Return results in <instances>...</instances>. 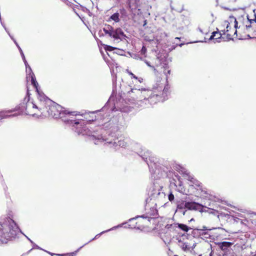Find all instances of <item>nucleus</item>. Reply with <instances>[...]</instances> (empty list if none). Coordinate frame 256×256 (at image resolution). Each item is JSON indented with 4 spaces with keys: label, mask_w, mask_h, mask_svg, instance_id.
I'll return each mask as SVG.
<instances>
[{
    "label": "nucleus",
    "mask_w": 256,
    "mask_h": 256,
    "mask_svg": "<svg viewBox=\"0 0 256 256\" xmlns=\"http://www.w3.org/2000/svg\"><path fill=\"white\" fill-rule=\"evenodd\" d=\"M162 186L154 183L152 186L150 188L149 197L146 199H149L150 202H154L156 203L162 201L166 198V194L162 192Z\"/></svg>",
    "instance_id": "obj_9"
},
{
    "label": "nucleus",
    "mask_w": 256,
    "mask_h": 256,
    "mask_svg": "<svg viewBox=\"0 0 256 256\" xmlns=\"http://www.w3.org/2000/svg\"><path fill=\"white\" fill-rule=\"evenodd\" d=\"M227 253H228V255H230V254H231V252H228Z\"/></svg>",
    "instance_id": "obj_51"
},
{
    "label": "nucleus",
    "mask_w": 256,
    "mask_h": 256,
    "mask_svg": "<svg viewBox=\"0 0 256 256\" xmlns=\"http://www.w3.org/2000/svg\"><path fill=\"white\" fill-rule=\"evenodd\" d=\"M22 58V60H23V61H24V63L25 66L26 65H28V62H27V61H26V59L25 56L24 58Z\"/></svg>",
    "instance_id": "obj_37"
},
{
    "label": "nucleus",
    "mask_w": 256,
    "mask_h": 256,
    "mask_svg": "<svg viewBox=\"0 0 256 256\" xmlns=\"http://www.w3.org/2000/svg\"><path fill=\"white\" fill-rule=\"evenodd\" d=\"M198 256H202V255H199Z\"/></svg>",
    "instance_id": "obj_55"
},
{
    "label": "nucleus",
    "mask_w": 256,
    "mask_h": 256,
    "mask_svg": "<svg viewBox=\"0 0 256 256\" xmlns=\"http://www.w3.org/2000/svg\"><path fill=\"white\" fill-rule=\"evenodd\" d=\"M12 212L7 216H4L0 220V244H6L10 240L16 238L19 232L23 234L32 244L34 242L20 230L16 222L13 220Z\"/></svg>",
    "instance_id": "obj_3"
},
{
    "label": "nucleus",
    "mask_w": 256,
    "mask_h": 256,
    "mask_svg": "<svg viewBox=\"0 0 256 256\" xmlns=\"http://www.w3.org/2000/svg\"><path fill=\"white\" fill-rule=\"evenodd\" d=\"M237 34V30H235V32H234V34Z\"/></svg>",
    "instance_id": "obj_49"
},
{
    "label": "nucleus",
    "mask_w": 256,
    "mask_h": 256,
    "mask_svg": "<svg viewBox=\"0 0 256 256\" xmlns=\"http://www.w3.org/2000/svg\"><path fill=\"white\" fill-rule=\"evenodd\" d=\"M70 2H66V4L67 5H70Z\"/></svg>",
    "instance_id": "obj_48"
},
{
    "label": "nucleus",
    "mask_w": 256,
    "mask_h": 256,
    "mask_svg": "<svg viewBox=\"0 0 256 256\" xmlns=\"http://www.w3.org/2000/svg\"><path fill=\"white\" fill-rule=\"evenodd\" d=\"M234 23V28H238V22L236 21V19H235Z\"/></svg>",
    "instance_id": "obj_39"
},
{
    "label": "nucleus",
    "mask_w": 256,
    "mask_h": 256,
    "mask_svg": "<svg viewBox=\"0 0 256 256\" xmlns=\"http://www.w3.org/2000/svg\"><path fill=\"white\" fill-rule=\"evenodd\" d=\"M116 78L112 76L113 90L110 96L108 102L103 107L104 109L109 108L112 112L120 111L122 112H126L128 111L127 103V95L124 92H119L116 94V90L114 86V81Z\"/></svg>",
    "instance_id": "obj_5"
},
{
    "label": "nucleus",
    "mask_w": 256,
    "mask_h": 256,
    "mask_svg": "<svg viewBox=\"0 0 256 256\" xmlns=\"http://www.w3.org/2000/svg\"><path fill=\"white\" fill-rule=\"evenodd\" d=\"M38 103L36 104L30 102V92L27 90L26 95L24 98L22 102L17 106L14 109L8 111L2 112L0 113V116L3 118L10 116H16L24 114L27 115H32L34 116L36 115L34 113V110H38Z\"/></svg>",
    "instance_id": "obj_6"
},
{
    "label": "nucleus",
    "mask_w": 256,
    "mask_h": 256,
    "mask_svg": "<svg viewBox=\"0 0 256 256\" xmlns=\"http://www.w3.org/2000/svg\"><path fill=\"white\" fill-rule=\"evenodd\" d=\"M146 52V48L144 46H143L140 50V53L142 54H145Z\"/></svg>",
    "instance_id": "obj_30"
},
{
    "label": "nucleus",
    "mask_w": 256,
    "mask_h": 256,
    "mask_svg": "<svg viewBox=\"0 0 256 256\" xmlns=\"http://www.w3.org/2000/svg\"><path fill=\"white\" fill-rule=\"evenodd\" d=\"M38 102V110L42 116H51L54 118H61L64 122L73 127L78 134H90V130L86 128V122L82 120H73L72 116L78 115V112H69L64 110L60 105L48 98L40 90L36 91Z\"/></svg>",
    "instance_id": "obj_1"
},
{
    "label": "nucleus",
    "mask_w": 256,
    "mask_h": 256,
    "mask_svg": "<svg viewBox=\"0 0 256 256\" xmlns=\"http://www.w3.org/2000/svg\"><path fill=\"white\" fill-rule=\"evenodd\" d=\"M187 209L186 208H184L182 209H179L176 210V212L182 214L183 216L185 215Z\"/></svg>",
    "instance_id": "obj_27"
},
{
    "label": "nucleus",
    "mask_w": 256,
    "mask_h": 256,
    "mask_svg": "<svg viewBox=\"0 0 256 256\" xmlns=\"http://www.w3.org/2000/svg\"><path fill=\"white\" fill-rule=\"evenodd\" d=\"M34 245V248H38V249H41L34 242V244H32Z\"/></svg>",
    "instance_id": "obj_38"
},
{
    "label": "nucleus",
    "mask_w": 256,
    "mask_h": 256,
    "mask_svg": "<svg viewBox=\"0 0 256 256\" xmlns=\"http://www.w3.org/2000/svg\"><path fill=\"white\" fill-rule=\"evenodd\" d=\"M25 66L26 72V78L28 80L30 78L31 79L32 84L34 86L36 92L38 90H39V88H38V84L36 80L35 76L28 64V65H26Z\"/></svg>",
    "instance_id": "obj_14"
},
{
    "label": "nucleus",
    "mask_w": 256,
    "mask_h": 256,
    "mask_svg": "<svg viewBox=\"0 0 256 256\" xmlns=\"http://www.w3.org/2000/svg\"><path fill=\"white\" fill-rule=\"evenodd\" d=\"M183 174L184 178L188 180L190 182V183L192 180L193 178H194L192 176L190 175L189 172H184Z\"/></svg>",
    "instance_id": "obj_23"
},
{
    "label": "nucleus",
    "mask_w": 256,
    "mask_h": 256,
    "mask_svg": "<svg viewBox=\"0 0 256 256\" xmlns=\"http://www.w3.org/2000/svg\"><path fill=\"white\" fill-rule=\"evenodd\" d=\"M202 42L203 41H196L194 42Z\"/></svg>",
    "instance_id": "obj_50"
},
{
    "label": "nucleus",
    "mask_w": 256,
    "mask_h": 256,
    "mask_svg": "<svg viewBox=\"0 0 256 256\" xmlns=\"http://www.w3.org/2000/svg\"><path fill=\"white\" fill-rule=\"evenodd\" d=\"M110 18L115 22H118L120 20L119 19V14L118 12L114 14L110 17Z\"/></svg>",
    "instance_id": "obj_24"
},
{
    "label": "nucleus",
    "mask_w": 256,
    "mask_h": 256,
    "mask_svg": "<svg viewBox=\"0 0 256 256\" xmlns=\"http://www.w3.org/2000/svg\"><path fill=\"white\" fill-rule=\"evenodd\" d=\"M234 220L242 224H244L246 226H247L248 223V221L246 219H242L238 218H234Z\"/></svg>",
    "instance_id": "obj_22"
},
{
    "label": "nucleus",
    "mask_w": 256,
    "mask_h": 256,
    "mask_svg": "<svg viewBox=\"0 0 256 256\" xmlns=\"http://www.w3.org/2000/svg\"><path fill=\"white\" fill-rule=\"evenodd\" d=\"M194 220V219H193V218H192V219H191V220H190V221H192V220Z\"/></svg>",
    "instance_id": "obj_54"
},
{
    "label": "nucleus",
    "mask_w": 256,
    "mask_h": 256,
    "mask_svg": "<svg viewBox=\"0 0 256 256\" xmlns=\"http://www.w3.org/2000/svg\"><path fill=\"white\" fill-rule=\"evenodd\" d=\"M131 148L147 164L152 178L158 180L166 176V169L168 168L160 164L158 162L157 158L152 156L148 150L143 151L140 145L138 144H136L134 146H132Z\"/></svg>",
    "instance_id": "obj_4"
},
{
    "label": "nucleus",
    "mask_w": 256,
    "mask_h": 256,
    "mask_svg": "<svg viewBox=\"0 0 256 256\" xmlns=\"http://www.w3.org/2000/svg\"><path fill=\"white\" fill-rule=\"evenodd\" d=\"M22 58V60H23V61H24V63L25 66L26 65H28V62H27V61H26V59L25 56L24 58Z\"/></svg>",
    "instance_id": "obj_35"
},
{
    "label": "nucleus",
    "mask_w": 256,
    "mask_h": 256,
    "mask_svg": "<svg viewBox=\"0 0 256 256\" xmlns=\"http://www.w3.org/2000/svg\"><path fill=\"white\" fill-rule=\"evenodd\" d=\"M176 210L186 208V202L184 200L178 201L176 204Z\"/></svg>",
    "instance_id": "obj_21"
},
{
    "label": "nucleus",
    "mask_w": 256,
    "mask_h": 256,
    "mask_svg": "<svg viewBox=\"0 0 256 256\" xmlns=\"http://www.w3.org/2000/svg\"><path fill=\"white\" fill-rule=\"evenodd\" d=\"M194 246H195V245H194H194H192V248H194Z\"/></svg>",
    "instance_id": "obj_52"
},
{
    "label": "nucleus",
    "mask_w": 256,
    "mask_h": 256,
    "mask_svg": "<svg viewBox=\"0 0 256 256\" xmlns=\"http://www.w3.org/2000/svg\"><path fill=\"white\" fill-rule=\"evenodd\" d=\"M219 248L224 251L223 256H233V250L231 248L232 243L228 242H222L217 244Z\"/></svg>",
    "instance_id": "obj_13"
},
{
    "label": "nucleus",
    "mask_w": 256,
    "mask_h": 256,
    "mask_svg": "<svg viewBox=\"0 0 256 256\" xmlns=\"http://www.w3.org/2000/svg\"><path fill=\"white\" fill-rule=\"evenodd\" d=\"M250 214H251V216H252V215H255V216H256V212H252V213Z\"/></svg>",
    "instance_id": "obj_44"
},
{
    "label": "nucleus",
    "mask_w": 256,
    "mask_h": 256,
    "mask_svg": "<svg viewBox=\"0 0 256 256\" xmlns=\"http://www.w3.org/2000/svg\"><path fill=\"white\" fill-rule=\"evenodd\" d=\"M253 12H254V18L250 19V18H249L248 16H247L248 20V22H250V24H252L253 22H256V10H253Z\"/></svg>",
    "instance_id": "obj_26"
},
{
    "label": "nucleus",
    "mask_w": 256,
    "mask_h": 256,
    "mask_svg": "<svg viewBox=\"0 0 256 256\" xmlns=\"http://www.w3.org/2000/svg\"><path fill=\"white\" fill-rule=\"evenodd\" d=\"M252 26H251V24H250L249 25H246V28L248 29L250 28H251Z\"/></svg>",
    "instance_id": "obj_41"
},
{
    "label": "nucleus",
    "mask_w": 256,
    "mask_h": 256,
    "mask_svg": "<svg viewBox=\"0 0 256 256\" xmlns=\"http://www.w3.org/2000/svg\"><path fill=\"white\" fill-rule=\"evenodd\" d=\"M219 256H221L220 255Z\"/></svg>",
    "instance_id": "obj_56"
},
{
    "label": "nucleus",
    "mask_w": 256,
    "mask_h": 256,
    "mask_svg": "<svg viewBox=\"0 0 256 256\" xmlns=\"http://www.w3.org/2000/svg\"><path fill=\"white\" fill-rule=\"evenodd\" d=\"M183 45H184V44H183V43H182V44H180L178 46H179L180 47H182V46H183Z\"/></svg>",
    "instance_id": "obj_47"
},
{
    "label": "nucleus",
    "mask_w": 256,
    "mask_h": 256,
    "mask_svg": "<svg viewBox=\"0 0 256 256\" xmlns=\"http://www.w3.org/2000/svg\"><path fill=\"white\" fill-rule=\"evenodd\" d=\"M120 13L122 18H124L126 16V12L124 9L123 8L120 10Z\"/></svg>",
    "instance_id": "obj_28"
},
{
    "label": "nucleus",
    "mask_w": 256,
    "mask_h": 256,
    "mask_svg": "<svg viewBox=\"0 0 256 256\" xmlns=\"http://www.w3.org/2000/svg\"><path fill=\"white\" fill-rule=\"evenodd\" d=\"M168 198L170 202H172V201L174 198V195L172 193L170 192L168 195Z\"/></svg>",
    "instance_id": "obj_29"
},
{
    "label": "nucleus",
    "mask_w": 256,
    "mask_h": 256,
    "mask_svg": "<svg viewBox=\"0 0 256 256\" xmlns=\"http://www.w3.org/2000/svg\"><path fill=\"white\" fill-rule=\"evenodd\" d=\"M103 30L106 34H108L110 36L115 40H126L127 38L122 30L120 28L114 30L112 26L108 25L103 28Z\"/></svg>",
    "instance_id": "obj_10"
},
{
    "label": "nucleus",
    "mask_w": 256,
    "mask_h": 256,
    "mask_svg": "<svg viewBox=\"0 0 256 256\" xmlns=\"http://www.w3.org/2000/svg\"><path fill=\"white\" fill-rule=\"evenodd\" d=\"M114 49V48H113L111 46H106L105 48V50H106L112 51Z\"/></svg>",
    "instance_id": "obj_32"
},
{
    "label": "nucleus",
    "mask_w": 256,
    "mask_h": 256,
    "mask_svg": "<svg viewBox=\"0 0 256 256\" xmlns=\"http://www.w3.org/2000/svg\"><path fill=\"white\" fill-rule=\"evenodd\" d=\"M91 132L90 131V134L92 140H94V142L96 144H98L99 142H105V144L110 148H112L116 150H118L119 148H125L126 146V142L120 138L118 140L114 139V140H110V138H106V136H103L102 134L95 136L90 135Z\"/></svg>",
    "instance_id": "obj_7"
},
{
    "label": "nucleus",
    "mask_w": 256,
    "mask_h": 256,
    "mask_svg": "<svg viewBox=\"0 0 256 256\" xmlns=\"http://www.w3.org/2000/svg\"><path fill=\"white\" fill-rule=\"evenodd\" d=\"M178 242L179 243V246L182 248V250L184 251L189 250H190V246L188 243L182 242L181 240L178 239Z\"/></svg>",
    "instance_id": "obj_18"
},
{
    "label": "nucleus",
    "mask_w": 256,
    "mask_h": 256,
    "mask_svg": "<svg viewBox=\"0 0 256 256\" xmlns=\"http://www.w3.org/2000/svg\"><path fill=\"white\" fill-rule=\"evenodd\" d=\"M17 47H18V49L19 51L20 50V49H22V48H20V46H19V45H18V46H17Z\"/></svg>",
    "instance_id": "obj_46"
},
{
    "label": "nucleus",
    "mask_w": 256,
    "mask_h": 256,
    "mask_svg": "<svg viewBox=\"0 0 256 256\" xmlns=\"http://www.w3.org/2000/svg\"><path fill=\"white\" fill-rule=\"evenodd\" d=\"M146 225L143 221L141 216H137L134 218H129V229H136L142 230Z\"/></svg>",
    "instance_id": "obj_11"
},
{
    "label": "nucleus",
    "mask_w": 256,
    "mask_h": 256,
    "mask_svg": "<svg viewBox=\"0 0 256 256\" xmlns=\"http://www.w3.org/2000/svg\"><path fill=\"white\" fill-rule=\"evenodd\" d=\"M19 52H20V55H21V56H22V58H24L25 56H24V52H22V49H20V50Z\"/></svg>",
    "instance_id": "obj_34"
},
{
    "label": "nucleus",
    "mask_w": 256,
    "mask_h": 256,
    "mask_svg": "<svg viewBox=\"0 0 256 256\" xmlns=\"http://www.w3.org/2000/svg\"><path fill=\"white\" fill-rule=\"evenodd\" d=\"M198 30H199L200 32L202 33V30L201 28H198Z\"/></svg>",
    "instance_id": "obj_45"
},
{
    "label": "nucleus",
    "mask_w": 256,
    "mask_h": 256,
    "mask_svg": "<svg viewBox=\"0 0 256 256\" xmlns=\"http://www.w3.org/2000/svg\"><path fill=\"white\" fill-rule=\"evenodd\" d=\"M1 24H2V26H3V27L4 28L6 31L7 32V33L9 35V36H10V38H11V39L14 41V44H16V46H18V42H16V40L13 38L12 36L9 32V31L7 30V28H6V27L4 26V25L2 24V22H1Z\"/></svg>",
    "instance_id": "obj_25"
},
{
    "label": "nucleus",
    "mask_w": 256,
    "mask_h": 256,
    "mask_svg": "<svg viewBox=\"0 0 256 256\" xmlns=\"http://www.w3.org/2000/svg\"><path fill=\"white\" fill-rule=\"evenodd\" d=\"M176 39H180V38L177 37V38H176Z\"/></svg>",
    "instance_id": "obj_53"
},
{
    "label": "nucleus",
    "mask_w": 256,
    "mask_h": 256,
    "mask_svg": "<svg viewBox=\"0 0 256 256\" xmlns=\"http://www.w3.org/2000/svg\"><path fill=\"white\" fill-rule=\"evenodd\" d=\"M22 58V60H23V61H24V63L25 66L26 65H28V62H27V61H26V59L25 56L24 58Z\"/></svg>",
    "instance_id": "obj_36"
},
{
    "label": "nucleus",
    "mask_w": 256,
    "mask_h": 256,
    "mask_svg": "<svg viewBox=\"0 0 256 256\" xmlns=\"http://www.w3.org/2000/svg\"><path fill=\"white\" fill-rule=\"evenodd\" d=\"M144 62L148 66L150 67V68H152L154 70H156V68H154V66H152L150 65V62H148V61H147V60H144Z\"/></svg>",
    "instance_id": "obj_31"
},
{
    "label": "nucleus",
    "mask_w": 256,
    "mask_h": 256,
    "mask_svg": "<svg viewBox=\"0 0 256 256\" xmlns=\"http://www.w3.org/2000/svg\"><path fill=\"white\" fill-rule=\"evenodd\" d=\"M129 75L131 76V78L132 80V82L134 84V86L133 88L140 86L138 84H141L143 82V78L140 77H138L136 76L132 72H129Z\"/></svg>",
    "instance_id": "obj_17"
},
{
    "label": "nucleus",
    "mask_w": 256,
    "mask_h": 256,
    "mask_svg": "<svg viewBox=\"0 0 256 256\" xmlns=\"http://www.w3.org/2000/svg\"><path fill=\"white\" fill-rule=\"evenodd\" d=\"M118 50V52H119V53H118V54H120V55H122V50Z\"/></svg>",
    "instance_id": "obj_42"
},
{
    "label": "nucleus",
    "mask_w": 256,
    "mask_h": 256,
    "mask_svg": "<svg viewBox=\"0 0 256 256\" xmlns=\"http://www.w3.org/2000/svg\"><path fill=\"white\" fill-rule=\"evenodd\" d=\"M202 205L194 202H186V208L188 210H199L202 209Z\"/></svg>",
    "instance_id": "obj_16"
},
{
    "label": "nucleus",
    "mask_w": 256,
    "mask_h": 256,
    "mask_svg": "<svg viewBox=\"0 0 256 256\" xmlns=\"http://www.w3.org/2000/svg\"><path fill=\"white\" fill-rule=\"evenodd\" d=\"M127 224V222H123L121 224H118V226H113L112 228H110V229H108V230H104V231H102V232H100V234H96L94 238H93L91 240H90L88 242H86V244H84L83 246H80V248H78L74 252H73L72 253H70V254H68L70 256H73V255H76L77 252L82 248L84 247V246H86V244H88L89 242H91L92 241L94 240L95 239H96L97 238H98L100 236H101L102 234H104L106 232H110V231H111V230H116V228H122V227H124V228H126V225Z\"/></svg>",
    "instance_id": "obj_12"
},
{
    "label": "nucleus",
    "mask_w": 256,
    "mask_h": 256,
    "mask_svg": "<svg viewBox=\"0 0 256 256\" xmlns=\"http://www.w3.org/2000/svg\"><path fill=\"white\" fill-rule=\"evenodd\" d=\"M229 26H229V24H228L227 25L226 28V32H228V30H228V28H229Z\"/></svg>",
    "instance_id": "obj_43"
},
{
    "label": "nucleus",
    "mask_w": 256,
    "mask_h": 256,
    "mask_svg": "<svg viewBox=\"0 0 256 256\" xmlns=\"http://www.w3.org/2000/svg\"><path fill=\"white\" fill-rule=\"evenodd\" d=\"M189 184L190 186H192L196 189L197 191H198L197 194L202 196L203 194H206V191L202 188V183L194 178L189 183Z\"/></svg>",
    "instance_id": "obj_15"
},
{
    "label": "nucleus",
    "mask_w": 256,
    "mask_h": 256,
    "mask_svg": "<svg viewBox=\"0 0 256 256\" xmlns=\"http://www.w3.org/2000/svg\"><path fill=\"white\" fill-rule=\"evenodd\" d=\"M149 199H146L145 206V213L141 215L142 220L148 224L150 220L158 215V210L156 208L157 203L154 202H149Z\"/></svg>",
    "instance_id": "obj_8"
},
{
    "label": "nucleus",
    "mask_w": 256,
    "mask_h": 256,
    "mask_svg": "<svg viewBox=\"0 0 256 256\" xmlns=\"http://www.w3.org/2000/svg\"><path fill=\"white\" fill-rule=\"evenodd\" d=\"M230 34H226V36H227V38L228 39V40H232V38L230 37Z\"/></svg>",
    "instance_id": "obj_40"
},
{
    "label": "nucleus",
    "mask_w": 256,
    "mask_h": 256,
    "mask_svg": "<svg viewBox=\"0 0 256 256\" xmlns=\"http://www.w3.org/2000/svg\"><path fill=\"white\" fill-rule=\"evenodd\" d=\"M206 230V226H203V229L196 228V229H195L194 230H197V231H202V230Z\"/></svg>",
    "instance_id": "obj_33"
},
{
    "label": "nucleus",
    "mask_w": 256,
    "mask_h": 256,
    "mask_svg": "<svg viewBox=\"0 0 256 256\" xmlns=\"http://www.w3.org/2000/svg\"><path fill=\"white\" fill-rule=\"evenodd\" d=\"M222 32L223 33L222 34L221 32H213L212 33V35L210 36L209 40H214V38L216 37V40H220V39L222 34H225L224 31H222Z\"/></svg>",
    "instance_id": "obj_19"
},
{
    "label": "nucleus",
    "mask_w": 256,
    "mask_h": 256,
    "mask_svg": "<svg viewBox=\"0 0 256 256\" xmlns=\"http://www.w3.org/2000/svg\"><path fill=\"white\" fill-rule=\"evenodd\" d=\"M134 94L136 96V102H134L135 100L134 99H129V111L130 108H147L158 102H164L168 98L170 92L169 88L164 84L158 82L153 85L152 89L140 86L131 88L129 96L132 98Z\"/></svg>",
    "instance_id": "obj_2"
},
{
    "label": "nucleus",
    "mask_w": 256,
    "mask_h": 256,
    "mask_svg": "<svg viewBox=\"0 0 256 256\" xmlns=\"http://www.w3.org/2000/svg\"><path fill=\"white\" fill-rule=\"evenodd\" d=\"M176 224L180 229L185 232H188L189 230L191 229L190 228L183 224Z\"/></svg>",
    "instance_id": "obj_20"
}]
</instances>
